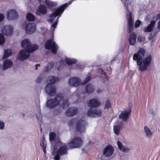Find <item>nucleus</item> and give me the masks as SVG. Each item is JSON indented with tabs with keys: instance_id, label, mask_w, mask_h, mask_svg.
I'll return each instance as SVG.
<instances>
[{
	"instance_id": "1",
	"label": "nucleus",
	"mask_w": 160,
	"mask_h": 160,
	"mask_svg": "<svg viewBox=\"0 0 160 160\" xmlns=\"http://www.w3.org/2000/svg\"><path fill=\"white\" fill-rule=\"evenodd\" d=\"M145 52V51L144 49L141 48L137 53L134 54L133 57V60L136 61L138 70L142 72L147 69L152 60L151 56L149 55L142 58L144 55Z\"/></svg>"
},
{
	"instance_id": "2",
	"label": "nucleus",
	"mask_w": 160,
	"mask_h": 160,
	"mask_svg": "<svg viewBox=\"0 0 160 160\" xmlns=\"http://www.w3.org/2000/svg\"><path fill=\"white\" fill-rule=\"evenodd\" d=\"M68 148L66 145L59 141L55 144L52 152L54 160H60V156L66 154Z\"/></svg>"
},
{
	"instance_id": "3",
	"label": "nucleus",
	"mask_w": 160,
	"mask_h": 160,
	"mask_svg": "<svg viewBox=\"0 0 160 160\" xmlns=\"http://www.w3.org/2000/svg\"><path fill=\"white\" fill-rule=\"evenodd\" d=\"M69 105V102L67 100L62 99V95L61 94H57L54 99H49L47 101V106L48 108H52L55 106L62 107L64 108L68 107Z\"/></svg>"
},
{
	"instance_id": "4",
	"label": "nucleus",
	"mask_w": 160,
	"mask_h": 160,
	"mask_svg": "<svg viewBox=\"0 0 160 160\" xmlns=\"http://www.w3.org/2000/svg\"><path fill=\"white\" fill-rule=\"evenodd\" d=\"M59 80L57 77L51 76L49 77L48 80V84L46 87L45 90L46 92L49 95L53 96L56 92V88L52 85H51L57 82Z\"/></svg>"
},
{
	"instance_id": "5",
	"label": "nucleus",
	"mask_w": 160,
	"mask_h": 160,
	"mask_svg": "<svg viewBox=\"0 0 160 160\" xmlns=\"http://www.w3.org/2000/svg\"><path fill=\"white\" fill-rule=\"evenodd\" d=\"M75 123V125L77 131L80 132H84L86 129L87 123L83 120L78 121L76 119H73L69 121L68 125L72 126Z\"/></svg>"
},
{
	"instance_id": "6",
	"label": "nucleus",
	"mask_w": 160,
	"mask_h": 160,
	"mask_svg": "<svg viewBox=\"0 0 160 160\" xmlns=\"http://www.w3.org/2000/svg\"><path fill=\"white\" fill-rule=\"evenodd\" d=\"M21 46L28 52H33L38 48L36 44L31 45L30 41L28 39H25L22 42Z\"/></svg>"
},
{
	"instance_id": "7",
	"label": "nucleus",
	"mask_w": 160,
	"mask_h": 160,
	"mask_svg": "<svg viewBox=\"0 0 160 160\" xmlns=\"http://www.w3.org/2000/svg\"><path fill=\"white\" fill-rule=\"evenodd\" d=\"M126 6L127 11L126 16L128 19V27L129 31L131 32L133 25V19L132 17V14L131 12L132 10V7L130 3L128 4L127 6Z\"/></svg>"
},
{
	"instance_id": "8",
	"label": "nucleus",
	"mask_w": 160,
	"mask_h": 160,
	"mask_svg": "<svg viewBox=\"0 0 160 160\" xmlns=\"http://www.w3.org/2000/svg\"><path fill=\"white\" fill-rule=\"evenodd\" d=\"M46 49L51 50V52L53 54H56L58 49V47L53 39L48 40L46 42L45 44Z\"/></svg>"
},
{
	"instance_id": "9",
	"label": "nucleus",
	"mask_w": 160,
	"mask_h": 160,
	"mask_svg": "<svg viewBox=\"0 0 160 160\" xmlns=\"http://www.w3.org/2000/svg\"><path fill=\"white\" fill-rule=\"evenodd\" d=\"M82 141L79 137H76L72 139L68 145L71 148H73L80 147L82 145Z\"/></svg>"
},
{
	"instance_id": "10",
	"label": "nucleus",
	"mask_w": 160,
	"mask_h": 160,
	"mask_svg": "<svg viewBox=\"0 0 160 160\" xmlns=\"http://www.w3.org/2000/svg\"><path fill=\"white\" fill-rule=\"evenodd\" d=\"M32 52H28L24 50L20 51L18 56L17 58L20 61H23L28 59L30 56V53Z\"/></svg>"
},
{
	"instance_id": "11",
	"label": "nucleus",
	"mask_w": 160,
	"mask_h": 160,
	"mask_svg": "<svg viewBox=\"0 0 160 160\" xmlns=\"http://www.w3.org/2000/svg\"><path fill=\"white\" fill-rule=\"evenodd\" d=\"M23 28H24L26 33L28 34L33 33L35 31L36 28L35 24L32 23L24 25Z\"/></svg>"
},
{
	"instance_id": "12",
	"label": "nucleus",
	"mask_w": 160,
	"mask_h": 160,
	"mask_svg": "<svg viewBox=\"0 0 160 160\" xmlns=\"http://www.w3.org/2000/svg\"><path fill=\"white\" fill-rule=\"evenodd\" d=\"M101 110L98 109H91L87 112L88 116L91 117H96L100 116L101 114Z\"/></svg>"
},
{
	"instance_id": "13",
	"label": "nucleus",
	"mask_w": 160,
	"mask_h": 160,
	"mask_svg": "<svg viewBox=\"0 0 160 160\" xmlns=\"http://www.w3.org/2000/svg\"><path fill=\"white\" fill-rule=\"evenodd\" d=\"M2 32L4 35L10 36L13 33V28L9 25L5 26L2 29Z\"/></svg>"
},
{
	"instance_id": "14",
	"label": "nucleus",
	"mask_w": 160,
	"mask_h": 160,
	"mask_svg": "<svg viewBox=\"0 0 160 160\" xmlns=\"http://www.w3.org/2000/svg\"><path fill=\"white\" fill-rule=\"evenodd\" d=\"M7 17L8 19L12 20L17 18L18 17V15L15 10L11 9L7 11Z\"/></svg>"
},
{
	"instance_id": "15",
	"label": "nucleus",
	"mask_w": 160,
	"mask_h": 160,
	"mask_svg": "<svg viewBox=\"0 0 160 160\" xmlns=\"http://www.w3.org/2000/svg\"><path fill=\"white\" fill-rule=\"evenodd\" d=\"M113 152V148L111 145H108L104 149L103 154L106 157H109L112 155Z\"/></svg>"
},
{
	"instance_id": "16",
	"label": "nucleus",
	"mask_w": 160,
	"mask_h": 160,
	"mask_svg": "<svg viewBox=\"0 0 160 160\" xmlns=\"http://www.w3.org/2000/svg\"><path fill=\"white\" fill-rule=\"evenodd\" d=\"M131 110L130 109L122 112L119 115V118L122 119L123 121H126L128 118L129 116L131 114Z\"/></svg>"
},
{
	"instance_id": "17",
	"label": "nucleus",
	"mask_w": 160,
	"mask_h": 160,
	"mask_svg": "<svg viewBox=\"0 0 160 160\" xmlns=\"http://www.w3.org/2000/svg\"><path fill=\"white\" fill-rule=\"evenodd\" d=\"M47 12V8L43 5H40L37 9L36 14L38 15L45 14Z\"/></svg>"
},
{
	"instance_id": "18",
	"label": "nucleus",
	"mask_w": 160,
	"mask_h": 160,
	"mask_svg": "<svg viewBox=\"0 0 160 160\" xmlns=\"http://www.w3.org/2000/svg\"><path fill=\"white\" fill-rule=\"evenodd\" d=\"M80 84V80L78 78H71L69 80V84L71 86L77 87Z\"/></svg>"
},
{
	"instance_id": "19",
	"label": "nucleus",
	"mask_w": 160,
	"mask_h": 160,
	"mask_svg": "<svg viewBox=\"0 0 160 160\" xmlns=\"http://www.w3.org/2000/svg\"><path fill=\"white\" fill-rule=\"evenodd\" d=\"M13 63L10 60L7 59L5 60L3 64L2 70H5L8 68L12 67Z\"/></svg>"
},
{
	"instance_id": "20",
	"label": "nucleus",
	"mask_w": 160,
	"mask_h": 160,
	"mask_svg": "<svg viewBox=\"0 0 160 160\" xmlns=\"http://www.w3.org/2000/svg\"><path fill=\"white\" fill-rule=\"evenodd\" d=\"M117 144L118 149L124 152H128L131 150L130 148L123 146L122 143L119 141L117 142Z\"/></svg>"
},
{
	"instance_id": "21",
	"label": "nucleus",
	"mask_w": 160,
	"mask_h": 160,
	"mask_svg": "<svg viewBox=\"0 0 160 160\" xmlns=\"http://www.w3.org/2000/svg\"><path fill=\"white\" fill-rule=\"evenodd\" d=\"M40 3L44 2V1L45 4L48 7H52L56 6L57 4V3L56 2H53L50 0H38Z\"/></svg>"
},
{
	"instance_id": "22",
	"label": "nucleus",
	"mask_w": 160,
	"mask_h": 160,
	"mask_svg": "<svg viewBox=\"0 0 160 160\" xmlns=\"http://www.w3.org/2000/svg\"><path fill=\"white\" fill-rule=\"evenodd\" d=\"M78 112V109L74 107H71L68 108L65 113L66 115L68 116H72L75 115Z\"/></svg>"
},
{
	"instance_id": "23",
	"label": "nucleus",
	"mask_w": 160,
	"mask_h": 160,
	"mask_svg": "<svg viewBox=\"0 0 160 160\" xmlns=\"http://www.w3.org/2000/svg\"><path fill=\"white\" fill-rule=\"evenodd\" d=\"M156 23V22L154 21H152L151 22L150 24L147 27L145 28L144 30L145 32H151L153 28L154 27V25Z\"/></svg>"
},
{
	"instance_id": "24",
	"label": "nucleus",
	"mask_w": 160,
	"mask_h": 160,
	"mask_svg": "<svg viewBox=\"0 0 160 160\" xmlns=\"http://www.w3.org/2000/svg\"><path fill=\"white\" fill-rule=\"evenodd\" d=\"M100 105V103L96 99L90 100L88 103V105L90 107H97Z\"/></svg>"
},
{
	"instance_id": "25",
	"label": "nucleus",
	"mask_w": 160,
	"mask_h": 160,
	"mask_svg": "<svg viewBox=\"0 0 160 160\" xmlns=\"http://www.w3.org/2000/svg\"><path fill=\"white\" fill-rule=\"evenodd\" d=\"M136 34L133 33L130 35L129 39V42L130 44L131 45H133L136 41Z\"/></svg>"
},
{
	"instance_id": "26",
	"label": "nucleus",
	"mask_w": 160,
	"mask_h": 160,
	"mask_svg": "<svg viewBox=\"0 0 160 160\" xmlns=\"http://www.w3.org/2000/svg\"><path fill=\"white\" fill-rule=\"evenodd\" d=\"M12 54V52L10 49H6L4 50V55L2 57V59H4L10 57Z\"/></svg>"
},
{
	"instance_id": "27",
	"label": "nucleus",
	"mask_w": 160,
	"mask_h": 160,
	"mask_svg": "<svg viewBox=\"0 0 160 160\" xmlns=\"http://www.w3.org/2000/svg\"><path fill=\"white\" fill-rule=\"evenodd\" d=\"M144 131L146 136L148 137H151L153 134V133L147 126H146L144 128Z\"/></svg>"
},
{
	"instance_id": "28",
	"label": "nucleus",
	"mask_w": 160,
	"mask_h": 160,
	"mask_svg": "<svg viewBox=\"0 0 160 160\" xmlns=\"http://www.w3.org/2000/svg\"><path fill=\"white\" fill-rule=\"evenodd\" d=\"M94 89L93 86L91 84H89L86 86V91L88 93L90 94L93 91Z\"/></svg>"
},
{
	"instance_id": "29",
	"label": "nucleus",
	"mask_w": 160,
	"mask_h": 160,
	"mask_svg": "<svg viewBox=\"0 0 160 160\" xmlns=\"http://www.w3.org/2000/svg\"><path fill=\"white\" fill-rule=\"evenodd\" d=\"M53 63L52 62L49 63L48 66L45 67L44 69L45 71L46 72H49L52 68L53 67Z\"/></svg>"
},
{
	"instance_id": "30",
	"label": "nucleus",
	"mask_w": 160,
	"mask_h": 160,
	"mask_svg": "<svg viewBox=\"0 0 160 160\" xmlns=\"http://www.w3.org/2000/svg\"><path fill=\"white\" fill-rule=\"evenodd\" d=\"M65 61L66 63L68 65H71L74 64L76 62V60L66 58L65 59Z\"/></svg>"
},
{
	"instance_id": "31",
	"label": "nucleus",
	"mask_w": 160,
	"mask_h": 160,
	"mask_svg": "<svg viewBox=\"0 0 160 160\" xmlns=\"http://www.w3.org/2000/svg\"><path fill=\"white\" fill-rule=\"evenodd\" d=\"M120 125H115L113 126L114 132L116 135H118L120 132Z\"/></svg>"
},
{
	"instance_id": "32",
	"label": "nucleus",
	"mask_w": 160,
	"mask_h": 160,
	"mask_svg": "<svg viewBox=\"0 0 160 160\" xmlns=\"http://www.w3.org/2000/svg\"><path fill=\"white\" fill-rule=\"evenodd\" d=\"M26 18L27 19L30 21H33L35 19L34 16L30 13H27Z\"/></svg>"
},
{
	"instance_id": "33",
	"label": "nucleus",
	"mask_w": 160,
	"mask_h": 160,
	"mask_svg": "<svg viewBox=\"0 0 160 160\" xmlns=\"http://www.w3.org/2000/svg\"><path fill=\"white\" fill-rule=\"evenodd\" d=\"M49 136L50 141H51L53 140L54 139L55 137L56 134L54 132H51L49 133Z\"/></svg>"
},
{
	"instance_id": "34",
	"label": "nucleus",
	"mask_w": 160,
	"mask_h": 160,
	"mask_svg": "<svg viewBox=\"0 0 160 160\" xmlns=\"http://www.w3.org/2000/svg\"><path fill=\"white\" fill-rule=\"evenodd\" d=\"M5 128V123L3 121H0V130H2Z\"/></svg>"
},
{
	"instance_id": "35",
	"label": "nucleus",
	"mask_w": 160,
	"mask_h": 160,
	"mask_svg": "<svg viewBox=\"0 0 160 160\" xmlns=\"http://www.w3.org/2000/svg\"><path fill=\"white\" fill-rule=\"evenodd\" d=\"M5 42V39L2 34H0V45L3 44Z\"/></svg>"
},
{
	"instance_id": "36",
	"label": "nucleus",
	"mask_w": 160,
	"mask_h": 160,
	"mask_svg": "<svg viewBox=\"0 0 160 160\" xmlns=\"http://www.w3.org/2000/svg\"><path fill=\"white\" fill-rule=\"evenodd\" d=\"M157 20H159L158 23V26L157 28L159 29H160V14L158 15L157 16Z\"/></svg>"
},
{
	"instance_id": "37",
	"label": "nucleus",
	"mask_w": 160,
	"mask_h": 160,
	"mask_svg": "<svg viewBox=\"0 0 160 160\" xmlns=\"http://www.w3.org/2000/svg\"><path fill=\"white\" fill-rule=\"evenodd\" d=\"M111 107V105L109 102L108 101H107L105 105V108H108Z\"/></svg>"
},
{
	"instance_id": "38",
	"label": "nucleus",
	"mask_w": 160,
	"mask_h": 160,
	"mask_svg": "<svg viewBox=\"0 0 160 160\" xmlns=\"http://www.w3.org/2000/svg\"><path fill=\"white\" fill-rule=\"evenodd\" d=\"M138 40L140 42L145 41V37L143 36H140L138 38Z\"/></svg>"
},
{
	"instance_id": "39",
	"label": "nucleus",
	"mask_w": 160,
	"mask_h": 160,
	"mask_svg": "<svg viewBox=\"0 0 160 160\" xmlns=\"http://www.w3.org/2000/svg\"><path fill=\"white\" fill-rule=\"evenodd\" d=\"M141 23V22L139 20L136 21L135 23V27L136 28L139 26Z\"/></svg>"
},
{
	"instance_id": "40",
	"label": "nucleus",
	"mask_w": 160,
	"mask_h": 160,
	"mask_svg": "<svg viewBox=\"0 0 160 160\" xmlns=\"http://www.w3.org/2000/svg\"><path fill=\"white\" fill-rule=\"evenodd\" d=\"M4 18V15L1 13H0V22L2 21Z\"/></svg>"
},
{
	"instance_id": "41",
	"label": "nucleus",
	"mask_w": 160,
	"mask_h": 160,
	"mask_svg": "<svg viewBox=\"0 0 160 160\" xmlns=\"http://www.w3.org/2000/svg\"><path fill=\"white\" fill-rule=\"evenodd\" d=\"M90 79V76L87 77L85 80V83H87L88 82Z\"/></svg>"
},
{
	"instance_id": "42",
	"label": "nucleus",
	"mask_w": 160,
	"mask_h": 160,
	"mask_svg": "<svg viewBox=\"0 0 160 160\" xmlns=\"http://www.w3.org/2000/svg\"><path fill=\"white\" fill-rule=\"evenodd\" d=\"M42 148H46V144L43 141H42Z\"/></svg>"
},
{
	"instance_id": "43",
	"label": "nucleus",
	"mask_w": 160,
	"mask_h": 160,
	"mask_svg": "<svg viewBox=\"0 0 160 160\" xmlns=\"http://www.w3.org/2000/svg\"><path fill=\"white\" fill-rule=\"evenodd\" d=\"M40 78L38 77L36 80V82L37 83H38L40 82Z\"/></svg>"
},
{
	"instance_id": "44",
	"label": "nucleus",
	"mask_w": 160,
	"mask_h": 160,
	"mask_svg": "<svg viewBox=\"0 0 160 160\" xmlns=\"http://www.w3.org/2000/svg\"><path fill=\"white\" fill-rule=\"evenodd\" d=\"M40 64H37L35 65V69H37L38 67L40 66Z\"/></svg>"
},
{
	"instance_id": "45",
	"label": "nucleus",
	"mask_w": 160,
	"mask_h": 160,
	"mask_svg": "<svg viewBox=\"0 0 160 160\" xmlns=\"http://www.w3.org/2000/svg\"><path fill=\"white\" fill-rule=\"evenodd\" d=\"M43 151L44 154H45L46 152V148H43Z\"/></svg>"
},
{
	"instance_id": "46",
	"label": "nucleus",
	"mask_w": 160,
	"mask_h": 160,
	"mask_svg": "<svg viewBox=\"0 0 160 160\" xmlns=\"http://www.w3.org/2000/svg\"><path fill=\"white\" fill-rule=\"evenodd\" d=\"M39 118H38V116H37V118H38V119H40V118H41V115L40 114H39Z\"/></svg>"
},
{
	"instance_id": "47",
	"label": "nucleus",
	"mask_w": 160,
	"mask_h": 160,
	"mask_svg": "<svg viewBox=\"0 0 160 160\" xmlns=\"http://www.w3.org/2000/svg\"><path fill=\"white\" fill-rule=\"evenodd\" d=\"M60 67H58V69H60Z\"/></svg>"
},
{
	"instance_id": "48",
	"label": "nucleus",
	"mask_w": 160,
	"mask_h": 160,
	"mask_svg": "<svg viewBox=\"0 0 160 160\" xmlns=\"http://www.w3.org/2000/svg\"><path fill=\"white\" fill-rule=\"evenodd\" d=\"M22 115H23V116H25V114H22Z\"/></svg>"
}]
</instances>
